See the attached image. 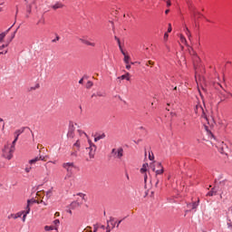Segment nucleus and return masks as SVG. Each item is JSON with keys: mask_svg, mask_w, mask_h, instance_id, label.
<instances>
[{"mask_svg": "<svg viewBox=\"0 0 232 232\" xmlns=\"http://www.w3.org/2000/svg\"><path fill=\"white\" fill-rule=\"evenodd\" d=\"M14 151H15L14 146H10V143H6L2 150L3 157L7 159V160H12L14 158Z\"/></svg>", "mask_w": 232, "mask_h": 232, "instance_id": "nucleus-1", "label": "nucleus"}, {"mask_svg": "<svg viewBox=\"0 0 232 232\" xmlns=\"http://www.w3.org/2000/svg\"><path fill=\"white\" fill-rule=\"evenodd\" d=\"M63 168L67 171V174L64 177V180H68V179H72V175L73 174V169H75V163L73 162H65L63 163Z\"/></svg>", "mask_w": 232, "mask_h": 232, "instance_id": "nucleus-2", "label": "nucleus"}, {"mask_svg": "<svg viewBox=\"0 0 232 232\" xmlns=\"http://www.w3.org/2000/svg\"><path fill=\"white\" fill-rule=\"evenodd\" d=\"M150 169L155 172L156 177L164 173V167H162L161 162L154 161L152 164H150Z\"/></svg>", "mask_w": 232, "mask_h": 232, "instance_id": "nucleus-3", "label": "nucleus"}, {"mask_svg": "<svg viewBox=\"0 0 232 232\" xmlns=\"http://www.w3.org/2000/svg\"><path fill=\"white\" fill-rule=\"evenodd\" d=\"M111 154L113 159L121 160L124 157V149H122V147L112 149Z\"/></svg>", "mask_w": 232, "mask_h": 232, "instance_id": "nucleus-4", "label": "nucleus"}, {"mask_svg": "<svg viewBox=\"0 0 232 232\" xmlns=\"http://www.w3.org/2000/svg\"><path fill=\"white\" fill-rule=\"evenodd\" d=\"M89 142V147L86 148V150H89V157L90 159H94L95 157V152L97 151V146L93 144L90 140H88Z\"/></svg>", "mask_w": 232, "mask_h": 232, "instance_id": "nucleus-5", "label": "nucleus"}, {"mask_svg": "<svg viewBox=\"0 0 232 232\" xmlns=\"http://www.w3.org/2000/svg\"><path fill=\"white\" fill-rule=\"evenodd\" d=\"M194 111L196 115H200L202 119H206L208 121V116L206 115V111H204V108L201 107V105H196Z\"/></svg>", "mask_w": 232, "mask_h": 232, "instance_id": "nucleus-6", "label": "nucleus"}, {"mask_svg": "<svg viewBox=\"0 0 232 232\" xmlns=\"http://www.w3.org/2000/svg\"><path fill=\"white\" fill-rule=\"evenodd\" d=\"M216 147L218 148L219 153L222 155H227V145L224 141L218 142Z\"/></svg>", "mask_w": 232, "mask_h": 232, "instance_id": "nucleus-7", "label": "nucleus"}, {"mask_svg": "<svg viewBox=\"0 0 232 232\" xmlns=\"http://www.w3.org/2000/svg\"><path fill=\"white\" fill-rule=\"evenodd\" d=\"M38 160H44V162H46L48 160V156L39 155V157L30 160L29 164H35V162H38Z\"/></svg>", "mask_w": 232, "mask_h": 232, "instance_id": "nucleus-8", "label": "nucleus"}, {"mask_svg": "<svg viewBox=\"0 0 232 232\" xmlns=\"http://www.w3.org/2000/svg\"><path fill=\"white\" fill-rule=\"evenodd\" d=\"M21 217H23V212H18V213H16V214H10L9 216H8V218L10 219V218H14V220L15 219H17V218H21Z\"/></svg>", "mask_w": 232, "mask_h": 232, "instance_id": "nucleus-9", "label": "nucleus"}, {"mask_svg": "<svg viewBox=\"0 0 232 232\" xmlns=\"http://www.w3.org/2000/svg\"><path fill=\"white\" fill-rule=\"evenodd\" d=\"M80 41H82L83 43V44H86L87 46L95 47V43H91L90 41L83 40V39H80Z\"/></svg>", "mask_w": 232, "mask_h": 232, "instance_id": "nucleus-10", "label": "nucleus"}, {"mask_svg": "<svg viewBox=\"0 0 232 232\" xmlns=\"http://www.w3.org/2000/svg\"><path fill=\"white\" fill-rule=\"evenodd\" d=\"M118 79H121V81H124V79H126V81H130V72H127V73L118 77Z\"/></svg>", "mask_w": 232, "mask_h": 232, "instance_id": "nucleus-11", "label": "nucleus"}, {"mask_svg": "<svg viewBox=\"0 0 232 232\" xmlns=\"http://www.w3.org/2000/svg\"><path fill=\"white\" fill-rule=\"evenodd\" d=\"M215 195H217V188H213L212 190H210V191L207 194L208 197H213V196H215Z\"/></svg>", "mask_w": 232, "mask_h": 232, "instance_id": "nucleus-12", "label": "nucleus"}, {"mask_svg": "<svg viewBox=\"0 0 232 232\" xmlns=\"http://www.w3.org/2000/svg\"><path fill=\"white\" fill-rule=\"evenodd\" d=\"M53 224H54V230L55 231H59V225L61 224V221L59 220V219H55L54 221H53Z\"/></svg>", "mask_w": 232, "mask_h": 232, "instance_id": "nucleus-13", "label": "nucleus"}, {"mask_svg": "<svg viewBox=\"0 0 232 232\" xmlns=\"http://www.w3.org/2000/svg\"><path fill=\"white\" fill-rule=\"evenodd\" d=\"M9 32H10V28L7 29L5 33L0 34V43L5 39V37H6V34H8Z\"/></svg>", "mask_w": 232, "mask_h": 232, "instance_id": "nucleus-14", "label": "nucleus"}, {"mask_svg": "<svg viewBox=\"0 0 232 232\" xmlns=\"http://www.w3.org/2000/svg\"><path fill=\"white\" fill-rule=\"evenodd\" d=\"M198 202H200L199 200H198V203L197 202H194L192 204H189L188 205V208H191V209H197V208H198Z\"/></svg>", "mask_w": 232, "mask_h": 232, "instance_id": "nucleus-15", "label": "nucleus"}, {"mask_svg": "<svg viewBox=\"0 0 232 232\" xmlns=\"http://www.w3.org/2000/svg\"><path fill=\"white\" fill-rule=\"evenodd\" d=\"M105 137H106L105 134H102V135L96 136L94 138V142H99V140H101L102 139H104Z\"/></svg>", "mask_w": 232, "mask_h": 232, "instance_id": "nucleus-16", "label": "nucleus"}, {"mask_svg": "<svg viewBox=\"0 0 232 232\" xmlns=\"http://www.w3.org/2000/svg\"><path fill=\"white\" fill-rule=\"evenodd\" d=\"M30 207H31V206L26 205L25 209L21 212L22 215H23L24 213L25 215H29V214H30Z\"/></svg>", "mask_w": 232, "mask_h": 232, "instance_id": "nucleus-17", "label": "nucleus"}, {"mask_svg": "<svg viewBox=\"0 0 232 232\" xmlns=\"http://www.w3.org/2000/svg\"><path fill=\"white\" fill-rule=\"evenodd\" d=\"M53 10H57L59 8H63V4L56 3L54 5H53Z\"/></svg>", "mask_w": 232, "mask_h": 232, "instance_id": "nucleus-18", "label": "nucleus"}, {"mask_svg": "<svg viewBox=\"0 0 232 232\" xmlns=\"http://www.w3.org/2000/svg\"><path fill=\"white\" fill-rule=\"evenodd\" d=\"M79 206H81V204H79L77 201L71 203L72 209H74V208H79Z\"/></svg>", "mask_w": 232, "mask_h": 232, "instance_id": "nucleus-19", "label": "nucleus"}, {"mask_svg": "<svg viewBox=\"0 0 232 232\" xmlns=\"http://www.w3.org/2000/svg\"><path fill=\"white\" fill-rule=\"evenodd\" d=\"M148 170V164H143L142 168L140 169V173H146Z\"/></svg>", "mask_w": 232, "mask_h": 232, "instance_id": "nucleus-20", "label": "nucleus"}, {"mask_svg": "<svg viewBox=\"0 0 232 232\" xmlns=\"http://www.w3.org/2000/svg\"><path fill=\"white\" fill-rule=\"evenodd\" d=\"M185 32H186V34L188 37V40L191 41V32H189V28L186 27Z\"/></svg>", "mask_w": 232, "mask_h": 232, "instance_id": "nucleus-21", "label": "nucleus"}, {"mask_svg": "<svg viewBox=\"0 0 232 232\" xmlns=\"http://www.w3.org/2000/svg\"><path fill=\"white\" fill-rule=\"evenodd\" d=\"M107 224H110V226H114L113 228L115 227V224L117 222L114 221L113 218H111V219L107 222Z\"/></svg>", "mask_w": 232, "mask_h": 232, "instance_id": "nucleus-22", "label": "nucleus"}, {"mask_svg": "<svg viewBox=\"0 0 232 232\" xmlns=\"http://www.w3.org/2000/svg\"><path fill=\"white\" fill-rule=\"evenodd\" d=\"M35 202H37L36 199H28L27 200V205L28 206H34V204H35Z\"/></svg>", "mask_w": 232, "mask_h": 232, "instance_id": "nucleus-23", "label": "nucleus"}, {"mask_svg": "<svg viewBox=\"0 0 232 232\" xmlns=\"http://www.w3.org/2000/svg\"><path fill=\"white\" fill-rule=\"evenodd\" d=\"M46 21L44 20V17H41L36 24H45Z\"/></svg>", "mask_w": 232, "mask_h": 232, "instance_id": "nucleus-24", "label": "nucleus"}, {"mask_svg": "<svg viewBox=\"0 0 232 232\" xmlns=\"http://www.w3.org/2000/svg\"><path fill=\"white\" fill-rule=\"evenodd\" d=\"M39 83H36L34 86L30 87L29 92H33V90H39Z\"/></svg>", "mask_w": 232, "mask_h": 232, "instance_id": "nucleus-25", "label": "nucleus"}, {"mask_svg": "<svg viewBox=\"0 0 232 232\" xmlns=\"http://www.w3.org/2000/svg\"><path fill=\"white\" fill-rule=\"evenodd\" d=\"M77 132L79 133L80 137H88V134H86V132L81 130H78Z\"/></svg>", "mask_w": 232, "mask_h": 232, "instance_id": "nucleus-26", "label": "nucleus"}, {"mask_svg": "<svg viewBox=\"0 0 232 232\" xmlns=\"http://www.w3.org/2000/svg\"><path fill=\"white\" fill-rule=\"evenodd\" d=\"M44 229H45L46 231H53V229H55V227H52V226H45V227H44Z\"/></svg>", "mask_w": 232, "mask_h": 232, "instance_id": "nucleus-27", "label": "nucleus"}, {"mask_svg": "<svg viewBox=\"0 0 232 232\" xmlns=\"http://www.w3.org/2000/svg\"><path fill=\"white\" fill-rule=\"evenodd\" d=\"M130 58L129 55H125L123 61L126 64H130Z\"/></svg>", "mask_w": 232, "mask_h": 232, "instance_id": "nucleus-28", "label": "nucleus"}, {"mask_svg": "<svg viewBox=\"0 0 232 232\" xmlns=\"http://www.w3.org/2000/svg\"><path fill=\"white\" fill-rule=\"evenodd\" d=\"M21 133H23V130H15L14 135H15V137H17V140L19 139V135H21Z\"/></svg>", "mask_w": 232, "mask_h": 232, "instance_id": "nucleus-29", "label": "nucleus"}, {"mask_svg": "<svg viewBox=\"0 0 232 232\" xmlns=\"http://www.w3.org/2000/svg\"><path fill=\"white\" fill-rule=\"evenodd\" d=\"M113 225L112 226H110V223H108L107 224V227H106V229H107V231L106 232H111V229H113Z\"/></svg>", "mask_w": 232, "mask_h": 232, "instance_id": "nucleus-30", "label": "nucleus"}, {"mask_svg": "<svg viewBox=\"0 0 232 232\" xmlns=\"http://www.w3.org/2000/svg\"><path fill=\"white\" fill-rule=\"evenodd\" d=\"M180 41H181V43H183V44H188V40H186V37H184V36H180Z\"/></svg>", "mask_w": 232, "mask_h": 232, "instance_id": "nucleus-31", "label": "nucleus"}, {"mask_svg": "<svg viewBox=\"0 0 232 232\" xmlns=\"http://www.w3.org/2000/svg\"><path fill=\"white\" fill-rule=\"evenodd\" d=\"M17 137H15L14 138V141L12 142V143H9L10 144V146H13V149H14L15 150V142H17Z\"/></svg>", "mask_w": 232, "mask_h": 232, "instance_id": "nucleus-32", "label": "nucleus"}, {"mask_svg": "<svg viewBox=\"0 0 232 232\" xmlns=\"http://www.w3.org/2000/svg\"><path fill=\"white\" fill-rule=\"evenodd\" d=\"M93 86V82L92 81L87 82L86 88L90 89Z\"/></svg>", "mask_w": 232, "mask_h": 232, "instance_id": "nucleus-33", "label": "nucleus"}, {"mask_svg": "<svg viewBox=\"0 0 232 232\" xmlns=\"http://www.w3.org/2000/svg\"><path fill=\"white\" fill-rule=\"evenodd\" d=\"M50 197H52V190L46 192V198H50Z\"/></svg>", "mask_w": 232, "mask_h": 232, "instance_id": "nucleus-34", "label": "nucleus"}, {"mask_svg": "<svg viewBox=\"0 0 232 232\" xmlns=\"http://www.w3.org/2000/svg\"><path fill=\"white\" fill-rule=\"evenodd\" d=\"M194 17H197V15H201L200 12L193 11Z\"/></svg>", "mask_w": 232, "mask_h": 232, "instance_id": "nucleus-35", "label": "nucleus"}, {"mask_svg": "<svg viewBox=\"0 0 232 232\" xmlns=\"http://www.w3.org/2000/svg\"><path fill=\"white\" fill-rule=\"evenodd\" d=\"M74 146H76V148H81V141L77 140V141L74 143Z\"/></svg>", "mask_w": 232, "mask_h": 232, "instance_id": "nucleus-36", "label": "nucleus"}, {"mask_svg": "<svg viewBox=\"0 0 232 232\" xmlns=\"http://www.w3.org/2000/svg\"><path fill=\"white\" fill-rule=\"evenodd\" d=\"M168 37H169V34H168V33H165L163 37L164 41H168Z\"/></svg>", "mask_w": 232, "mask_h": 232, "instance_id": "nucleus-37", "label": "nucleus"}, {"mask_svg": "<svg viewBox=\"0 0 232 232\" xmlns=\"http://www.w3.org/2000/svg\"><path fill=\"white\" fill-rule=\"evenodd\" d=\"M119 47H120V50H121L122 55H124V57H126L127 54H126V53H124V51L122 50V46L119 45Z\"/></svg>", "mask_w": 232, "mask_h": 232, "instance_id": "nucleus-38", "label": "nucleus"}, {"mask_svg": "<svg viewBox=\"0 0 232 232\" xmlns=\"http://www.w3.org/2000/svg\"><path fill=\"white\" fill-rule=\"evenodd\" d=\"M25 171L26 173H30V171H32V167H26Z\"/></svg>", "mask_w": 232, "mask_h": 232, "instance_id": "nucleus-39", "label": "nucleus"}, {"mask_svg": "<svg viewBox=\"0 0 232 232\" xmlns=\"http://www.w3.org/2000/svg\"><path fill=\"white\" fill-rule=\"evenodd\" d=\"M150 64L151 66H153L154 63L152 61H149L147 63H146V66H150Z\"/></svg>", "mask_w": 232, "mask_h": 232, "instance_id": "nucleus-40", "label": "nucleus"}, {"mask_svg": "<svg viewBox=\"0 0 232 232\" xmlns=\"http://www.w3.org/2000/svg\"><path fill=\"white\" fill-rule=\"evenodd\" d=\"M171 24H169V28H168V33L169 34H171Z\"/></svg>", "mask_w": 232, "mask_h": 232, "instance_id": "nucleus-41", "label": "nucleus"}, {"mask_svg": "<svg viewBox=\"0 0 232 232\" xmlns=\"http://www.w3.org/2000/svg\"><path fill=\"white\" fill-rule=\"evenodd\" d=\"M23 215H24V216H23V222H26V214L24 213Z\"/></svg>", "mask_w": 232, "mask_h": 232, "instance_id": "nucleus-42", "label": "nucleus"}, {"mask_svg": "<svg viewBox=\"0 0 232 232\" xmlns=\"http://www.w3.org/2000/svg\"><path fill=\"white\" fill-rule=\"evenodd\" d=\"M115 40L118 42L119 46H121V40L117 36H115Z\"/></svg>", "mask_w": 232, "mask_h": 232, "instance_id": "nucleus-43", "label": "nucleus"}, {"mask_svg": "<svg viewBox=\"0 0 232 232\" xmlns=\"http://www.w3.org/2000/svg\"><path fill=\"white\" fill-rule=\"evenodd\" d=\"M167 6H171V1L169 0L167 1Z\"/></svg>", "mask_w": 232, "mask_h": 232, "instance_id": "nucleus-44", "label": "nucleus"}, {"mask_svg": "<svg viewBox=\"0 0 232 232\" xmlns=\"http://www.w3.org/2000/svg\"><path fill=\"white\" fill-rule=\"evenodd\" d=\"M130 68H131V65H130L129 63H127L126 69H127V70H130Z\"/></svg>", "mask_w": 232, "mask_h": 232, "instance_id": "nucleus-45", "label": "nucleus"}, {"mask_svg": "<svg viewBox=\"0 0 232 232\" xmlns=\"http://www.w3.org/2000/svg\"><path fill=\"white\" fill-rule=\"evenodd\" d=\"M147 180H148V175H144V182H147Z\"/></svg>", "mask_w": 232, "mask_h": 232, "instance_id": "nucleus-46", "label": "nucleus"}, {"mask_svg": "<svg viewBox=\"0 0 232 232\" xmlns=\"http://www.w3.org/2000/svg\"><path fill=\"white\" fill-rule=\"evenodd\" d=\"M3 53L6 54V53H8V51L0 52V55H3Z\"/></svg>", "mask_w": 232, "mask_h": 232, "instance_id": "nucleus-47", "label": "nucleus"}, {"mask_svg": "<svg viewBox=\"0 0 232 232\" xmlns=\"http://www.w3.org/2000/svg\"><path fill=\"white\" fill-rule=\"evenodd\" d=\"M121 222H122V220H120V221L117 222L116 227H119V226L121 225Z\"/></svg>", "mask_w": 232, "mask_h": 232, "instance_id": "nucleus-48", "label": "nucleus"}, {"mask_svg": "<svg viewBox=\"0 0 232 232\" xmlns=\"http://www.w3.org/2000/svg\"><path fill=\"white\" fill-rule=\"evenodd\" d=\"M56 41H59V36H56V39L53 40V43H55Z\"/></svg>", "mask_w": 232, "mask_h": 232, "instance_id": "nucleus-49", "label": "nucleus"}, {"mask_svg": "<svg viewBox=\"0 0 232 232\" xmlns=\"http://www.w3.org/2000/svg\"><path fill=\"white\" fill-rule=\"evenodd\" d=\"M54 216H56V217H60V216H61V214H60L59 212H56V213L54 214Z\"/></svg>", "mask_w": 232, "mask_h": 232, "instance_id": "nucleus-50", "label": "nucleus"}, {"mask_svg": "<svg viewBox=\"0 0 232 232\" xmlns=\"http://www.w3.org/2000/svg\"><path fill=\"white\" fill-rule=\"evenodd\" d=\"M6 46H8V45H2V46H0V50H2L3 48H6Z\"/></svg>", "mask_w": 232, "mask_h": 232, "instance_id": "nucleus-51", "label": "nucleus"}, {"mask_svg": "<svg viewBox=\"0 0 232 232\" xmlns=\"http://www.w3.org/2000/svg\"><path fill=\"white\" fill-rule=\"evenodd\" d=\"M43 200H41V201H38V200H36V204H43Z\"/></svg>", "mask_w": 232, "mask_h": 232, "instance_id": "nucleus-52", "label": "nucleus"}, {"mask_svg": "<svg viewBox=\"0 0 232 232\" xmlns=\"http://www.w3.org/2000/svg\"><path fill=\"white\" fill-rule=\"evenodd\" d=\"M165 14H169V9H167V10L165 11Z\"/></svg>", "mask_w": 232, "mask_h": 232, "instance_id": "nucleus-53", "label": "nucleus"}, {"mask_svg": "<svg viewBox=\"0 0 232 232\" xmlns=\"http://www.w3.org/2000/svg\"><path fill=\"white\" fill-rule=\"evenodd\" d=\"M82 82H83V80L81 79V80L79 81V84H82Z\"/></svg>", "mask_w": 232, "mask_h": 232, "instance_id": "nucleus-54", "label": "nucleus"}, {"mask_svg": "<svg viewBox=\"0 0 232 232\" xmlns=\"http://www.w3.org/2000/svg\"><path fill=\"white\" fill-rule=\"evenodd\" d=\"M166 48H167V50H169V46L166 45Z\"/></svg>", "mask_w": 232, "mask_h": 232, "instance_id": "nucleus-55", "label": "nucleus"}, {"mask_svg": "<svg viewBox=\"0 0 232 232\" xmlns=\"http://www.w3.org/2000/svg\"><path fill=\"white\" fill-rule=\"evenodd\" d=\"M149 159H150V160H151L152 159H151V155H149Z\"/></svg>", "mask_w": 232, "mask_h": 232, "instance_id": "nucleus-56", "label": "nucleus"}, {"mask_svg": "<svg viewBox=\"0 0 232 232\" xmlns=\"http://www.w3.org/2000/svg\"><path fill=\"white\" fill-rule=\"evenodd\" d=\"M156 186H159V179H158L157 182H156Z\"/></svg>", "mask_w": 232, "mask_h": 232, "instance_id": "nucleus-57", "label": "nucleus"}, {"mask_svg": "<svg viewBox=\"0 0 232 232\" xmlns=\"http://www.w3.org/2000/svg\"><path fill=\"white\" fill-rule=\"evenodd\" d=\"M127 179H128V180H130V176L127 174Z\"/></svg>", "mask_w": 232, "mask_h": 232, "instance_id": "nucleus-58", "label": "nucleus"}, {"mask_svg": "<svg viewBox=\"0 0 232 232\" xmlns=\"http://www.w3.org/2000/svg\"><path fill=\"white\" fill-rule=\"evenodd\" d=\"M222 195H224V192H221V196H220L221 198H222Z\"/></svg>", "mask_w": 232, "mask_h": 232, "instance_id": "nucleus-59", "label": "nucleus"}, {"mask_svg": "<svg viewBox=\"0 0 232 232\" xmlns=\"http://www.w3.org/2000/svg\"><path fill=\"white\" fill-rule=\"evenodd\" d=\"M0 122H3V119L2 118H0Z\"/></svg>", "mask_w": 232, "mask_h": 232, "instance_id": "nucleus-60", "label": "nucleus"}, {"mask_svg": "<svg viewBox=\"0 0 232 232\" xmlns=\"http://www.w3.org/2000/svg\"><path fill=\"white\" fill-rule=\"evenodd\" d=\"M80 195H81V197H82V198H84V196L82 194H80Z\"/></svg>", "mask_w": 232, "mask_h": 232, "instance_id": "nucleus-61", "label": "nucleus"}, {"mask_svg": "<svg viewBox=\"0 0 232 232\" xmlns=\"http://www.w3.org/2000/svg\"><path fill=\"white\" fill-rule=\"evenodd\" d=\"M50 162H52L53 164H55V161H50Z\"/></svg>", "mask_w": 232, "mask_h": 232, "instance_id": "nucleus-62", "label": "nucleus"}, {"mask_svg": "<svg viewBox=\"0 0 232 232\" xmlns=\"http://www.w3.org/2000/svg\"><path fill=\"white\" fill-rule=\"evenodd\" d=\"M102 229H104V226H102Z\"/></svg>", "mask_w": 232, "mask_h": 232, "instance_id": "nucleus-63", "label": "nucleus"}, {"mask_svg": "<svg viewBox=\"0 0 232 232\" xmlns=\"http://www.w3.org/2000/svg\"><path fill=\"white\" fill-rule=\"evenodd\" d=\"M227 186H231V184L230 183H227Z\"/></svg>", "mask_w": 232, "mask_h": 232, "instance_id": "nucleus-64", "label": "nucleus"}]
</instances>
